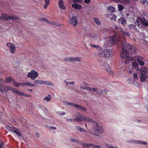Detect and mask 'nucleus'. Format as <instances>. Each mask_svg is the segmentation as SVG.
Wrapping results in <instances>:
<instances>
[{
    "label": "nucleus",
    "instance_id": "nucleus-1",
    "mask_svg": "<svg viewBox=\"0 0 148 148\" xmlns=\"http://www.w3.org/2000/svg\"><path fill=\"white\" fill-rule=\"evenodd\" d=\"M122 45V49L120 54L121 58L125 57L135 52L136 51L135 47L125 42H120Z\"/></svg>",
    "mask_w": 148,
    "mask_h": 148
},
{
    "label": "nucleus",
    "instance_id": "nucleus-2",
    "mask_svg": "<svg viewBox=\"0 0 148 148\" xmlns=\"http://www.w3.org/2000/svg\"><path fill=\"white\" fill-rule=\"evenodd\" d=\"M95 122L94 124L93 127V131L95 135L99 136L102 134L104 132L103 128L102 127H100L98 125L97 123Z\"/></svg>",
    "mask_w": 148,
    "mask_h": 148
},
{
    "label": "nucleus",
    "instance_id": "nucleus-3",
    "mask_svg": "<svg viewBox=\"0 0 148 148\" xmlns=\"http://www.w3.org/2000/svg\"><path fill=\"white\" fill-rule=\"evenodd\" d=\"M141 75L140 79L141 82L145 81L146 78H148V68H143L140 70Z\"/></svg>",
    "mask_w": 148,
    "mask_h": 148
},
{
    "label": "nucleus",
    "instance_id": "nucleus-4",
    "mask_svg": "<svg viewBox=\"0 0 148 148\" xmlns=\"http://www.w3.org/2000/svg\"><path fill=\"white\" fill-rule=\"evenodd\" d=\"M75 116L77 118L73 119V122H80L81 121H86L87 122H90L93 123H95V122L93 120L87 117L86 116L78 117L77 115H75Z\"/></svg>",
    "mask_w": 148,
    "mask_h": 148
},
{
    "label": "nucleus",
    "instance_id": "nucleus-5",
    "mask_svg": "<svg viewBox=\"0 0 148 148\" xmlns=\"http://www.w3.org/2000/svg\"><path fill=\"white\" fill-rule=\"evenodd\" d=\"M120 40V39H119L118 37H113L110 38L108 40V45L110 46H112L118 42L119 43V44H121L120 42H121V41H119Z\"/></svg>",
    "mask_w": 148,
    "mask_h": 148
},
{
    "label": "nucleus",
    "instance_id": "nucleus-6",
    "mask_svg": "<svg viewBox=\"0 0 148 148\" xmlns=\"http://www.w3.org/2000/svg\"><path fill=\"white\" fill-rule=\"evenodd\" d=\"M9 86H5L3 85V81L0 79V91L3 93L7 92L10 88Z\"/></svg>",
    "mask_w": 148,
    "mask_h": 148
},
{
    "label": "nucleus",
    "instance_id": "nucleus-7",
    "mask_svg": "<svg viewBox=\"0 0 148 148\" xmlns=\"http://www.w3.org/2000/svg\"><path fill=\"white\" fill-rule=\"evenodd\" d=\"M38 75V73L32 70L28 73V76L31 78L32 80H34Z\"/></svg>",
    "mask_w": 148,
    "mask_h": 148
},
{
    "label": "nucleus",
    "instance_id": "nucleus-8",
    "mask_svg": "<svg viewBox=\"0 0 148 148\" xmlns=\"http://www.w3.org/2000/svg\"><path fill=\"white\" fill-rule=\"evenodd\" d=\"M7 46L10 47V50L12 53H14L16 50L15 45L11 43H8L7 44Z\"/></svg>",
    "mask_w": 148,
    "mask_h": 148
},
{
    "label": "nucleus",
    "instance_id": "nucleus-9",
    "mask_svg": "<svg viewBox=\"0 0 148 148\" xmlns=\"http://www.w3.org/2000/svg\"><path fill=\"white\" fill-rule=\"evenodd\" d=\"M10 89H9V90H11V91L14 92L16 94H17L18 95L21 96L23 95L25 96L24 93L20 91H19L17 90L16 89H15L14 88H12L10 86Z\"/></svg>",
    "mask_w": 148,
    "mask_h": 148
},
{
    "label": "nucleus",
    "instance_id": "nucleus-10",
    "mask_svg": "<svg viewBox=\"0 0 148 148\" xmlns=\"http://www.w3.org/2000/svg\"><path fill=\"white\" fill-rule=\"evenodd\" d=\"M113 51L112 50L111 51L109 50L105 49V57H109L112 56L113 55L112 53Z\"/></svg>",
    "mask_w": 148,
    "mask_h": 148
},
{
    "label": "nucleus",
    "instance_id": "nucleus-11",
    "mask_svg": "<svg viewBox=\"0 0 148 148\" xmlns=\"http://www.w3.org/2000/svg\"><path fill=\"white\" fill-rule=\"evenodd\" d=\"M19 18V17L17 16H9V14H8L7 18L6 20H7V21H8L10 20H12L13 21L15 20L18 21Z\"/></svg>",
    "mask_w": 148,
    "mask_h": 148
},
{
    "label": "nucleus",
    "instance_id": "nucleus-12",
    "mask_svg": "<svg viewBox=\"0 0 148 148\" xmlns=\"http://www.w3.org/2000/svg\"><path fill=\"white\" fill-rule=\"evenodd\" d=\"M77 17H73L70 20V21L71 23L75 26H76L77 24Z\"/></svg>",
    "mask_w": 148,
    "mask_h": 148
},
{
    "label": "nucleus",
    "instance_id": "nucleus-13",
    "mask_svg": "<svg viewBox=\"0 0 148 148\" xmlns=\"http://www.w3.org/2000/svg\"><path fill=\"white\" fill-rule=\"evenodd\" d=\"M59 6L61 9L63 10H64L66 8V7L63 4V0H59Z\"/></svg>",
    "mask_w": 148,
    "mask_h": 148
},
{
    "label": "nucleus",
    "instance_id": "nucleus-14",
    "mask_svg": "<svg viewBox=\"0 0 148 148\" xmlns=\"http://www.w3.org/2000/svg\"><path fill=\"white\" fill-rule=\"evenodd\" d=\"M136 59H137V60L140 65L142 66L144 64V62L142 60H143V58L142 57H140L139 56H137L136 57Z\"/></svg>",
    "mask_w": 148,
    "mask_h": 148
},
{
    "label": "nucleus",
    "instance_id": "nucleus-15",
    "mask_svg": "<svg viewBox=\"0 0 148 148\" xmlns=\"http://www.w3.org/2000/svg\"><path fill=\"white\" fill-rule=\"evenodd\" d=\"M47 81H44L39 80H35L34 81V83L37 84H47Z\"/></svg>",
    "mask_w": 148,
    "mask_h": 148
},
{
    "label": "nucleus",
    "instance_id": "nucleus-16",
    "mask_svg": "<svg viewBox=\"0 0 148 148\" xmlns=\"http://www.w3.org/2000/svg\"><path fill=\"white\" fill-rule=\"evenodd\" d=\"M11 132H14L16 134L19 136L21 135V132L16 128L15 127H13V129H10Z\"/></svg>",
    "mask_w": 148,
    "mask_h": 148
},
{
    "label": "nucleus",
    "instance_id": "nucleus-17",
    "mask_svg": "<svg viewBox=\"0 0 148 148\" xmlns=\"http://www.w3.org/2000/svg\"><path fill=\"white\" fill-rule=\"evenodd\" d=\"M81 143L83 148H89L90 147H92V143H82L81 142Z\"/></svg>",
    "mask_w": 148,
    "mask_h": 148
},
{
    "label": "nucleus",
    "instance_id": "nucleus-18",
    "mask_svg": "<svg viewBox=\"0 0 148 148\" xmlns=\"http://www.w3.org/2000/svg\"><path fill=\"white\" fill-rule=\"evenodd\" d=\"M126 20L124 18H121L118 20V22L121 23L123 25L126 24Z\"/></svg>",
    "mask_w": 148,
    "mask_h": 148
},
{
    "label": "nucleus",
    "instance_id": "nucleus-19",
    "mask_svg": "<svg viewBox=\"0 0 148 148\" xmlns=\"http://www.w3.org/2000/svg\"><path fill=\"white\" fill-rule=\"evenodd\" d=\"M105 49L99 52L98 53V55L100 57H105Z\"/></svg>",
    "mask_w": 148,
    "mask_h": 148
},
{
    "label": "nucleus",
    "instance_id": "nucleus-20",
    "mask_svg": "<svg viewBox=\"0 0 148 148\" xmlns=\"http://www.w3.org/2000/svg\"><path fill=\"white\" fill-rule=\"evenodd\" d=\"M75 129L77 131H80L83 132H87L86 130L78 126H76Z\"/></svg>",
    "mask_w": 148,
    "mask_h": 148
},
{
    "label": "nucleus",
    "instance_id": "nucleus-21",
    "mask_svg": "<svg viewBox=\"0 0 148 148\" xmlns=\"http://www.w3.org/2000/svg\"><path fill=\"white\" fill-rule=\"evenodd\" d=\"M2 16H0V19L3 20L5 21H7L6 20L7 18V16H8V14L4 13H2L1 14Z\"/></svg>",
    "mask_w": 148,
    "mask_h": 148
},
{
    "label": "nucleus",
    "instance_id": "nucleus-22",
    "mask_svg": "<svg viewBox=\"0 0 148 148\" xmlns=\"http://www.w3.org/2000/svg\"><path fill=\"white\" fill-rule=\"evenodd\" d=\"M82 60V58L80 57H72V62H80Z\"/></svg>",
    "mask_w": 148,
    "mask_h": 148
},
{
    "label": "nucleus",
    "instance_id": "nucleus-23",
    "mask_svg": "<svg viewBox=\"0 0 148 148\" xmlns=\"http://www.w3.org/2000/svg\"><path fill=\"white\" fill-rule=\"evenodd\" d=\"M72 6L74 8L77 9H80L82 8L81 6L80 5L77 4H73Z\"/></svg>",
    "mask_w": 148,
    "mask_h": 148
},
{
    "label": "nucleus",
    "instance_id": "nucleus-24",
    "mask_svg": "<svg viewBox=\"0 0 148 148\" xmlns=\"http://www.w3.org/2000/svg\"><path fill=\"white\" fill-rule=\"evenodd\" d=\"M86 90L92 92H97L98 91V90H97L96 88L89 87H87Z\"/></svg>",
    "mask_w": 148,
    "mask_h": 148
},
{
    "label": "nucleus",
    "instance_id": "nucleus-25",
    "mask_svg": "<svg viewBox=\"0 0 148 148\" xmlns=\"http://www.w3.org/2000/svg\"><path fill=\"white\" fill-rule=\"evenodd\" d=\"M123 58L126 59L125 63L127 64H128L129 63V61L132 60V58L128 56H127L125 57V58Z\"/></svg>",
    "mask_w": 148,
    "mask_h": 148
},
{
    "label": "nucleus",
    "instance_id": "nucleus-26",
    "mask_svg": "<svg viewBox=\"0 0 148 148\" xmlns=\"http://www.w3.org/2000/svg\"><path fill=\"white\" fill-rule=\"evenodd\" d=\"M140 22L143 25H145L147 21L145 18L143 17L142 18H140Z\"/></svg>",
    "mask_w": 148,
    "mask_h": 148
},
{
    "label": "nucleus",
    "instance_id": "nucleus-27",
    "mask_svg": "<svg viewBox=\"0 0 148 148\" xmlns=\"http://www.w3.org/2000/svg\"><path fill=\"white\" fill-rule=\"evenodd\" d=\"M76 108L82 110L83 111H86L87 110V109L86 108H85L83 106H79L78 105H77Z\"/></svg>",
    "mask_w": 148,
    "mask_h": 148
},
{
    "label": "nucleus",
    "instance_id": "nucleus-28",
    "mask_svg": "<svg viewBox=\"0 0 148 148\" xmlns=\"http://www.w3.org/2000/svg\"><path fill=\"white\" fill-rule=\"evenodd\" d=\"M132 67L135 69H137L138 70V64L136 62H133L132 64Z\"/></svg>",
    "mask_w": 148,
    "mask_h": 148
},
{
    "label": "nucleus",
    "instance_id": "nucleus-29",
    "mask_svg": "<svg viewBox=\"0 0 148 148\" xmlns=\"http://www.w3.org/2000/svg\"><path fill=\"white\" fill-rule=\"evenodd\" d=\"M51 95L49 94L48 95L43 99L44 100H46L47 101H49L51 99Z\"/></svg>",
    "mask_w": 148,
    "mask_h": 148
},
{
    "label": "nucleus",
    "instance_id": "nucleus-30",
    "mask_svg": "<svg viewBox=\"0 0 148 148\" xmlns=\"http://www.w3.org/2000/svg\"><path fill=\"white\" fill-rule=\"evenodd\" d=\"M22 85L23 86H25L26 85H27L28 86L30 87H32V86H35V85H34L33 84H32L30 83L29 82H27L26 83H25V84H22Z\"/></svg>",
    "mask_w": 148,
    "mask_h": 148
},
{
    "label": "nucleus",
    "instance_id": "nucleus-31",
    "mask_svg": "<svg viewBox=\"0 0 148 148\" xmlns=\"http://www.w3.org/2000/svg\"><path fill=\"white\" fill-rule=\"evenodd\" d=\"M50 0H45V3L44 5V8L46 9L49 3Z\"/></svg>",
    "mask_w": 148,
    "mask_h": 148
},
{
    "label": "nucleus",
    "instance_id": "nucleus-32",
    "mask_svg": "<svg viewBox=\"0 0 148 148\" xmlns=\"http://www.w3.org/2000/svg\"><path fill=\"white\" fill-rule=\"evenodd\" d=\"M64 61L69 62H72V57L66 58L64 59Z\"/></svg>",
    "mask_w": 148,
    "mask_h": 148
},
{
    "label": "nucleus",
    "instance_id": "nucleus-33",
    "mask_svg": "<svg viewBox=\"0 0 148 148\" xmlns=\"http://www.w3.org/2000/svg\"><path fill=\"white\" fill-rule=\"evenodd\" d=\"M13 64L14 65V66L15 69H17L18 68V62L14 61Z\"/></svg>",
    "mask_w": 148,
    "mask_h": 148
},
{
    "label": "nucleus",
    "instance_id": "nucleus-34",
    "mask_svg": "<svg viewBox=\"0 0 148 148\" xmlns=\"http://www.w3.org/2000/svg\"><path fill=\"white\" fill-rule=\"evenodd\" d=\"M92 148H101V146L99 145H96L93 143H92Z\"/></svg>",
    "mask_w": 148,
    "mask_h": 148
},
{
    "label": "nucleus",
    "instance_id": "nucleus-35",
    "mask_svg": "<svg viewBox=\"0 0 148 148\" xmlns=\"http://www.w3.org/2000/svg\"><path fill=\"white\" fill-rule=\"evenodd\" d=\"M108 12H112L114 11V8L113 7H109L108 8Z\"/></svg>",
    "mask_w": 148,
    "mask_h": 148
},
{
    "label": "nucleus",
    "instance_id": "nucleus-36",
    "mask_svg": "<svg viewBox=\"0 0 148 148\" xmlns=\"http://www.w3.org/2000/svg\"><path fill=\"white\" fill-rule=\"evenodd\" d=\"M12 79L11 77H9L5 79V81L6 82L8 83L12 81Z\"/></svg>",
    "mask_w": 148,
    "mask_h": 148
},
{
    "label": "nucleus",
    "instance_id": "nucleus-37",
    "mask_svg": "<svg viewBox=\"0 0 148 148\" xmlns=\"http://www.w3.org/2000/svg\"><path fill=\"white\" fill-rule=\"evenodd\" d=\"M91 46H92L96 48L98 50H100L101 49V47L99 46L98 45H91L90 44Z\"/></svg>",
    "mask_w": 148,
    "mask_h": 148
},
{
    "label": "nucleus",
    "instance_id": "nucleus-38",
    "mask_svg": "<svg viewBox=\"0 0 148 148\" xmlns=\"http://www.w3.org/2000/svg\"><path fill=\"white\" fill-rule=\"evenodd\" d=\"M118 8L119 11H122L123 8V6L121 4H119L118 5Z\"/></svg>",
    "mask_w": 148,
    "mask_h": 148
},
{
    "label": "nucleus",
    "instance_id": "nucleus-39",
    "mask_svg": "<svg viewBox=\"0 0 148 148\" xmlns=\"http://www.w3.org/2000/svg\"><path fill=\"white\" fill-rule=\"evenodd\" d=\"M139 21H140V18H138L137 19L136 22L135 23H137L138 26L139 27H140L139 26L140 25V23L139 22Z\"/></svg>",
    "mask_w": 148,
    "mask_h": 148
},
{
    "label": "nucleus",
    "instance_id": "nucleus-40",
    "mask_svg": "<svg viewBox=\"0 0 148 148\" xmlns=\"http://www.w3.org/2000/svg\"><path fill=\"white\" fill-rule=\"evenodd\" d=\"M13 83L14 85L15 86L17 87H19L20 86V83H18V82H16L15 81H14V80H13Z\"/></svg>",
    "mask_w": 148,
    "mask_h": 148
},
{
    "label": "nucleus",
    "instance_id": "nucleus-41",
    "mask_svg": "<svg viewBox=\"0 0 148 148\" xmlns=\"http://www.w3.org/2000/svg\"><path fill=\"white\" fill-rule=\"evenodd\" d=\"M94 21L98 25H100V22L99 21L98 19L97 18H95Z\"/></svg>",
    "mask_w": 148,
    "mask_h": 148
},
{
    "label": "nucleus",
    "instance_id": "nucleus-42",
    "mask_svg": "<svg viewBox=\"0 0 148 148\" xmlns=\"http://www.w3.org/2000/svg\"><path fill=\"white\" fill-rule=\"evenodd\" d=\"M71 140L73 142L77 143H81V142H79V141L75 139L74 138H71Z\"/></svg>",
    "mask_w": 148,
    "mask_h": 148
},
{
    "label": "nucleus",
    "instance_id": "nucleus-43",
    "mask_svg": "<svg viewBox=\"0 0 148 148\" xmlns=\"http://www.w3.org/2000/svg\"><path fill=\"white\" fill-rule=\"evenodd\" d=\"M133 77L135 79H138V76L136 73L134 74Z\"/></svg>",
    "mask_w": 148,
    "mask_h": 148
},
{
    "label": "nucleus",
    "instance_id": "nucleus-44",
    "mask_svg": "<svg viewBox=\"0 0 148 148\" xmlns=\"http://www.w3.org/2000/svg\"><path fill=\"white\" fill-rule=\"evenodd\" d=\"M73 121V119H66V121L70 122H72Z\"/></svg>",
    "mask_w": 148,
    "mask_h": 148
},
{
    "label": "nucleus",
    "instance_id": "nucleus-45",
    "mask_svg": "<svg viewBox=\"0 0 148 148\" xmlns=\"http://www.w3.org/2000/svg\"><path fill=\"white\" fill-rule=\"evenodd\" d=\"M77 105V104H76L74 103H72V104H71V106H73L76 108Z\"/></svg>",
    "mask_w": 148,
    "mask_h": 148
},
{
    "label": "nucleus",
    "instance_id": "nucleus-46",
    "mask_svg": "<svg viewBox=\"0 0 148 148\" xmlns=\"http://www.w3.org/2000/svg\"><path fill=\"white\" fill-rule=\"evenodd\" d=\"M134 25L131 24L129 26V28L131 29H133V27H134Z\"/></svg>",
    "mask_w": 148,
    "mask_h": 148
},
{
    "label": "nucleus",
    "instance_id": "nucleus-47",
    "mask_svg": "<svg viewBox=\"0 0 148 148\" xmlns=\"http://www.w3.org/2000/svg\"><path fill=\"white\" fill-rule=\"evenodd\" d=\"M47 81V85H51L52 86H53V83H51V82H48Z\"/></svg>",
    "mask_w": 148,
    "mask_h": 148
},
{
    "label": "nucleus",
    "instance_id": "nucleus-48",
    "mask_svg": "<svg viewBox=\"0 0 148 148\" xmlns=\"http://www.w3.org/2000/svg\"><path fill=\"white\" fill-rule=\"evenodd\" d=\"M87 87L84 86H80V88L82 89L86 90Z\"/></svg>",
    "mask_w": 148,
    "mask_h": 148
},
{
    "label": "nucleus",
    "instance_id": "nucleus-49",
    "mask_svg": "<svg viewBox=\"0 0 148 148\" xmlns=\"http://www.w3.org/2000/svg\"><path fill=\"white\" fill-rule=\"evenodd\" d=\"M103 90H102L101 91H99V92H98V93H99V95H101L103 94Z\"/></svg>",
    "mask_w": 148,
    "mask_h": 148
},
{
    "label": "nucleus",
    "instance_id": "nucleus-50",
    "mask_svg": "<svg viewBox=\"0 0 148 148\" xmlns=\"http://www.w3.org/2000/svg\"><path fill=\"white\" fill-rule=\"evenodd\" d=\"M90 1V0H84V2L85 3L88 4L89 3Z\"/></svg>",
    "mask_w": 148,
    "mask_h": 148
},
{
    "label": "nucleus",
    "instance_id": "nucleus-51",
    "mask_svg": "<svg viewBox=\"0 0 148 148\" xmlns=\"http://www.w3.org/2000/svg\"><path fill=\"white\" fill-rule=\"evenodd\" d=\"M49 129H51L52 130H56V128L55 127H53L52 126H51L49 127Z\"/></svg>",
    "mask_w": 148,
    "mask_h": 148
},
{
    "label": "nucleus",
    "instance_id": "nucleus-52",
    "mask_svg": "<svg viewBox=\"0 0 148 148\" xmlns=\"http://www.w3.org/2000/svg\"><path fill=\"white\" fill-rule=\"evenodd\" d=\"M92 37L94 39H95L97 37V35L96 34H94L93 35Z\"/></svg>",
    "mask_w": 148,
    "mask_h": 148
},
{
    "label": "nucleus",
    "instance_id": "nucleus-53",
    "mask_svg": "<svg viewBox=\"0 0 148 148\" xmlns=\"http://www.w3.org/2000/svg\"><path fill=\"white\" fill-rule=\"evenodd\" d=\"M7 128L9 130H10V129H13V128H12L11 127H10L9 126H8L7 127Z\"/></svg>",
    "mask_w": 148,
    "mask_h": 148
},
{
    "label": "nucleus",
    "instance_id": "nucleus-54",
    "mask_svg": "<svg viewBox=\"0 0 148 148\" xmlns=\"http://www.w3.org/2000/svg\"><path fill=\"white\" fill-rule=\"evenodd\" d=\"M65 114V112H61L59 114L60 115H64Z\"/></svg>",
    "mask_w": 148,
    "mask_h": 148
},
{
    "label": "nucleus",
    "instance_id": "nucleus-55",
    "mask_svg": "<svg viewBox=\"0 0 148 148\" xmlns=\"http://www.w3.org/2000/svg\"><path fill=\"white\" fill-rule=\"evenodd\" d=\"M145 1H146V0H140V2L143 3L144 4L145 3Z\"/></svg>",
    "mask_w": 148,
    "mask_h": 148
},
{
    "label": "nucleus",
    "instance_id": "nucleus-56",
    "mask_svg": "<svg viewBox=\"0 0 148 148\" xmlns=\"http://www.w3.org/2000/svg\"><path fill=\"white\" fill-rule=\"evenodd\" d=\"M134 29L135 30H136V31H138V29L136 28V26L135 25H134V27H133V29Z\"/></svg>",
    "mask_w": 148,
    "mask_h": 148
},
{
    "label": "nucleus",
    "instance_id": "nucleus-57",
    "mask_svg": "<svg viewBox=\"0 0 148 148\" xmlns=\"http://www.w3.org/2000/svg\"><path fill=\"white\" fill-rule=\"evenodd\" d=\"M134 29L135 30H136V31H138V29L136 28V26L135 25H134V27H133V29Z\"/></svg>",
    "mask_w": 148,
    "mask_h": 148
},
{
    "label": "nucleus",
    "instance_id": "nucleus-58",
    "mask_svg": "<svg viewBox=\"0 0 148 148\" xmlns=\"http://www.w3.org/2000/svg\"><path fill=\"white\" fill-rule=\"evenodd\" d=\"M83 84L84 85H85L86 86H88V84L86 82H83Z\"/></svg>",
    "mask_w": 148,
    "mask_h": 148
},
{
    "label": "nucleus",
    "instance_id": "nucleus-59",
    "mask_svg": "<svg viewBox=\"0 0 148 148\" xmlns=\"http://www.w3.org/2000/svg\"><path fill=\"white\" fill-rule=\"evenodd\" d=\"M69 84L71 85H74V82H69Z\"/></svg>",
    "mask_w": 148,
    "mask_h": 148
},
{
    "label": "nucleus",
    "instance_id": "nucleus-60",
    "mask_svg": "<svg viewBox=\"0 0 148 148\" xmlns=\"http://www.w3.org/2000/svg\"><path fill=\"white\" fill-rule=\"evenodd\" d=\"M142 144L143 145H147V143L146 142H142Z\"/></svg>",
    "mask_w": 148,
    "mask_h": 148
},
{
    "label": "nucleus",
    "instance_id": "nucleus-61",
    "mask_svg": "<svg viewBox=\"0 0 148 148\" xmlns=\"http://www.w3.org/2000/svg\"><path fill=\"white\" fill-rule=\"evenodd\" d=\"M103 90V91H104L103 92H108V90L107 89H105V90Z\"/></svg>",
    "mask_w": 148,
    "mask_h": 148
},
{
    "label": "nucleus",
    "instance_id": "nucleus-62",
    "mask_svg": "<svg viewBox=\"0 0 148 148\" xmlns=\"http://www.w3.org/2000/svg\"><path fill=\"white\" fill-rule=\"evenodd\" d=\"M56 25L57 26H61L62 25L60 23H57V24H56Z\"/></svg>",
    "mask_w": 148,
    "mask_h": 148
},
{
    "label": "nucleus",
    "instance_id": "nucleus-63",
    "mask_svg": "<svg viewBox=\"0 0 148 148\" xmlns=\"http://www.w3.org/2000/svg\"><path fill=\"white\" fill-rule=\"evenodd\" d=\"M72 103H70V102H68L67 103V104L70 106L71 105V104H72Z\"/></svg>",
    "mask_w": 148,
    "mask_h": 148
},
{
    "label": "nucleus",
    "instance_id": "nucleus-64",
    "mask_svg": "<svg viewBox=\"0 0 148 148\" xmlns=\"http://www.w3.org/2000/svg\"><path fill=\"white\" fill-rule=\"evenodd\" d=\"M145 25L148 26V21L147 22Z\"/></svg>",
    "mask_w": 148,
    "mask_h": 148
}]
</instances>
